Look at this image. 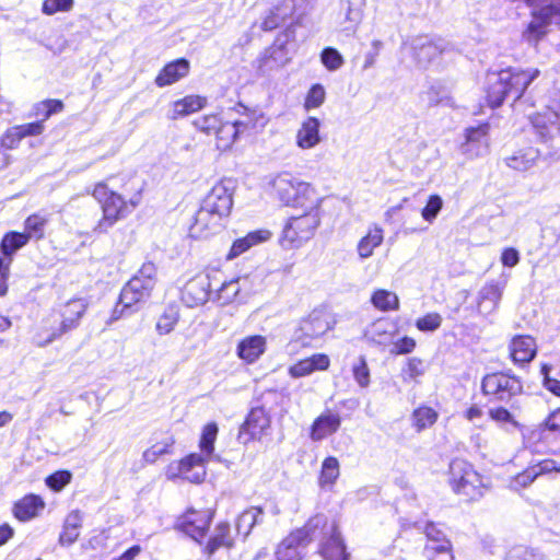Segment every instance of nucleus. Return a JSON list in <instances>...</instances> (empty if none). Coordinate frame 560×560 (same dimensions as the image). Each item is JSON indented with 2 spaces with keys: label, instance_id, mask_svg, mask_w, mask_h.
Returning <instances> with one entry per match:
<instances>
[{
  "label": "nucleus",
  "instance_id": "nucleus-17",
  "mask_svg": "<svg viewBox=\"0 0 560 560\" xmlns=\"http://www.w3.org/2000/svg\"><path fill=\"white\" fill-rule=\"evenodd\" d=\"M210 275H198L189 280L183 291V301L189 306L195 307L205 304L211 291Z\"/></svg>",
  "mask_w": 560,
  "mask_h": 560
},
{
  "label": "nucleus",
  "instance_id": "nucleus-4",
  "mask_svg": "<svg viewBox=\"0 0 560 560\" xmlns=\"http://www.w3.org/2000/svg\"><path fill=\"white\" fill-rule=\"evenodd\" d=\"M322 197L298 207L301 214L288 219L283 231L282 241L291 247H300L311 240L322 221Z\"/></svg>",
  "mask_w": 560,
  "mask_h": 560
},
{
  "label": "nucleus",
  "instance_id": "nucleus-2",
  "mask_svg": "<svg viewBox=\"0 0 560 560\" xmlns=\"http://www.w3.org/2000/svg\"><path fill=\"white\" fill-rule=\"evenodd\" d=\"M91 195L100 203L102 218L93 229L94 233H107L119 220L124 219L140 202V196L136 195L126 200L120 194L113 191L101 182L95 184Z\"/></svg>",
  "mask_w": 560,
  "mask_h": 560
},
{
  "label": "nucleus",
  "instance_id": "nucleus-8",
  "mask_svg": "<svg viewBox=\"0 0 560 560\" xmlns=\"http://www.w3.org/2000/svg\"><path fill=\"white\" fill-rule=\"evenodd\" d=\"M533 8L532 21L523 33V37L529 44H536L546 34L549 24H560V0H548L541 4L529 5Z\"/></svg>",
  "mask_w": 560,
  "mask_h": 560
},
{
  "label": "nucleus",
  "instance_id": "nucleus-25",
  "mask_svg": "<svg viewBox=\"0 0 560 560\" xmlns=\"http://www.w3.org/2000/svg\"><path fill=\"white\" fill-rule=\"evenodd\" d=\"M189 61L180 58L168 62L155 77L154 83L159 88H164L178 82L189 73Z\"/></svg>",
  "mask_w": 560,
  "mask_h": 560
},
{
  "label": "nucleus",
  "instance_id": "nucleus-52",
  "mask_svg": "<svg viewBox=\"0 0 560 560\" xmlns=\"http://www.w3.org/2000/svg\"><path fill=\"white\" fill-rule=\"evenodd\" d=\"M325 97L326 92L324 86L320 84H314L307 92L304 101V108L306 110L318 108L325 102Z\"/></svg>",
  "mask_w": 560,
  "mask_h": 560
},
{
  "label": "nucleus",
  "instance_id": "nucleus-34",
  "mask_svg": "<svg viewBox=\"0 0 560 560\" xmlns=\"http://www.w3.org/2000/svg\"><path fill=\"white\" fill-rule=\"evenodd\" d=\"M320 552L325 560H348L345 544L335 526H330V537L322 546Z\"/></svg>",
  "mask_w": 560,
  "mask_h": 560
},
{
  "label": "nucleus",
  "instance_id": "nucleus-53",
  "mask_svg": "<svg viewBox=\"0 0 560 560\" xmlns=\"http://www.w3.org/2000/svg\"><path fill=\"white\" fill-rule=\"evenodd\" d=\"M320 59L329 71H336L343 65V57L335 48L328 47L322 51Z\"/></svg>",
  "mask_w": 560,
  "mask_h": 560
},
{
  "label": "nucleus",
  "instance_id": "nucleus-26",
  "mask_svg": "<svg viewBox=\"0 0 560 560\" xmlns=\"http://www.w3.org/2000/svg\"><path fill=\"white\" fill-rule=\"evenodd\" d=\"M45 501L36 494H27L13 505V515L21 522H27L37 517L45 509Z\"/></svg>",
  "mask_w": 560,
  "mask_h": 560
},
{
  "label": "nucleus",
  "instance_id": "nucleus-49",
  "mask_svg": "<svg viewBox=\"0 0 560 560\" xmlns=\"http://www.w3.org/2000/svg\"><path fill=\"white\" fill-rule=\"evenodd\" d=\"M48 222V218L42 214L30 215L24 223L25 234L30 238H42L44 236L45 226Z\"/></svg>",
  "mask_w": 560,
  "mask_h": 560
},
{
  "label": "nucleus",
  "instance_id": "nucleus-13",
  "mask_svg": "<svg viewBox=\"0 0 560 560\" xmlns=\"http://www.w3.org/2000/svg\"><path fill=\"white\" fill-rule=\"evenodd\" d=\"M225 218L202 205L194 217V222L189 228L190 236L195 238H206L217 233L223 225Z\"/></svg>",
  "mask_w": 560,
  "mask_h": 560
},
{
  "label": "nucleus",
  "instance_id": "nucleus-48",
  "mask_svg": "<svg viewBox=\"0 0 560 560\" xmlns=\"http://www.w3.org/2000/svg\"><path fill=\"white\" fill-rule=\"evenodd\" d=\"M179 320L175 308H167L156 320L155 330L160 336L171 334Z\"/></svg>",
  "mask_w": 560,
  "mask_h": 560
},
{
  "label": "nucleus",
  "instance_id": "nucleus-64",
  "mask_svg": "<svg viewBox=\"0 0 560 560\" xmlns=\"http://www.w3.org/2000/svg\"><path fill=\"white\" fill-rule=\"evenodd\" d=\"M22 139L23 138L19 129L16 128V126H14L4 132V135L1 137L0 143L2 148L12 150L19 145Z\"/></svg>",
  "mask_w": 560,
  "mask_h": 560
},
{
  "label": "nucleus",
  "instance_id": "nucleus-57",
  "mask_svg": "<svg viewBox=\"0 0 560 560\" xmlns=\"http://www.w3.org/2000/svg\"><path fill=\"white\" fill-rule=\"evenodd\" d=\"M72 475L68 470L56 471L46 478V485L54 491H61L70 481Z\"/></svg>",
  "mask_w": 560,
  "mask_h": 560
},
{
  "label": "nucleus",
  "instance_id": "nucleus-23",
  "mask_svg": "<svg viewBox=\"0 0 560 560\" xmlns=\"http://www.w3.org/2000/svg\"><path fill=\"white\" fill-rule=\"evenodd\" d=\"M266 349V337L261 335H250L238 341L236 354L242 361L247 364H253L265 353Z\"/></svg>",
  "mask_w": 560,
  "mask_h": 560
},
{
  "label": "nucleus",
  "instance_id": "nucleus-44",
  "mask_svg": "<svg viewBox=\"0 0 560 560\" xmlns=\"http://www.w3.org/2000/svg\"><path fill=\"white\" fill-rule=\"evenodd\" d=\"M217 435L218 425L214 422H210L203 427L199 441V455H203L208 460L213 454Z\"/></svg>",
  "mask_w": 560,
  "mask_h": 560
},
{
  "label": "nucleus",
  "instance_id": "nucleus-27",
  "mask_svg": "<svg viewBox=\"0 0 560 560\" xmlns=\"http://www.w3.org/2000/svg\"><path fill=\"white\" fill-rule=\"evenodd\" d=\"M413 57L421 66H425L442 52V47L428 36H418L412 39Z\"/></svg>",
  "mask_w": 560,
  "mask_h": 560
},
{
  "label": "nucleus",
  "instance_id": "nucleus-20",
  "mask_svg": "<svg viewBox=\"0 0 560 560\" xmlns=\"http://www.w3.org/2000/svg\"><path fill=\"white\" fill-rule=\"evenodd\" d=\"M269 428L270 417L268 412L262 407H256L250 410L246 421L242 425L241 435H248L245 442L249 440H260L268 433Z\"/></svg>",
  "mask_w": 560,
  "mask_h": 560
},
{
  "label": "nucleus",
  "instance_id": "nucleus-12",
  "mask_svg": "<svg viewBox=\"0 0 560 560\" xmlns=\"http://www.w3.org/2000/svg\"><path fill=\"white\" fill-rule=\"evenodd\" d=\"M489 129L487 122L465 129V141L460 144V151L469 159H477L489 151Z\"/></svg>",
  "mask_w": 560,
  "mask_h": 560
},
{
  "label": "nucleus",
  "instance_id": "nucleus-59",
  "mask_svg": "<svg viewBox=\"0 0 560 560\" xmlns=\"http://www.w3.org/2000/svg\"><path fill=\"white\" fill-rule=\"evenodd\" d=\"M427 550L432 553L430 560H454L448 540H443L441 545L427 546Z\"/></svg>",
  "mask_w": 560,
  "mask_h": 560
},
{
  "label": "nucleus",
  "instance_id": "nucleus-50",
  "mask_svg": "<svg viewBox=\"0 0 560 560\" xmlns=\"http://www.w3.org/2000/svg\"><path fill=\"white\" fill-rule=\"evenodd\" d=\"M425 373V368L423 361L419 358L412 357L409 358L407 364L401 370V378L402 381L410 382L417 381L420 376Z\"/></svg>",
  "mask_w": 560,
  "mask_h": 560
},
{
  "label": "nucleus",
  "instance_id": "nucleus-46",
  "mask_svg": "<svg viewBox=\"0 0 560 560\" xmlns=\"http://www.w3.org/2000/svg\"><path fill=\"white\" fill-rule=\"evenodd\" d=\"M438 417V412L433 408L421 406L412 413L413 425L418 431H421L433 425L436 422Z\"/></svg>",
  "mask_w": 560,
  "mask_h": 560
},
{
  "label": "nucleus",
  "instance_id": "nucleus-21",
  "mask_svg": "<svg viewBox=\"0 0 560 560\" xmlns=\"http://www.w3.org/2000/svg\"><path fill=\"white\" fill-rule=\"evenodd\" d=\"M57 316L58 313L56 310H52L51 313L42 320V325L34 336L36 346L46 347L70 331L68 328H62V320L57 319Z\"/></svg>",
  "mask_w": 560,
  "mask_h": 560
},
{
  "label": "nucleus",
  "instance_id": "nucleus-14",
  "mask_svg": "<svg viewBox=\"0 0 560 560\" xmlns=\"http://www.w3.org/2000/svg\"><path fill=\"white\" fill-rule=\"evenodd\" d=\"M520 390V382L503 373L488 374L482 380L483 394L495 396L500 400L508 399Z\"/></svg>",
  "mask_w": 560,
  "mask_h": 560
},
{
  "label": "nucleus",
  "instance_id": "nucleus-43",
  "mask_svg": "<svg viewBox=\"0 0 560 560\" xmlns=\"http://www.w3.org/2000/svg\"><path fill=\"white\" fill-rule=\"evenodd\" d=\"M262 515V510L257 506H252L245 510L237 518L236 529L240 534L246 537L259 521Z\"/></svg>",
  "mask_w": 560,
  "mask_h": 560
},
{
  "label": "nucleus",
  "instance_id": "nucleus-40",
  "mask_svg": "<svg viewBox=\"0 0 560 560\" xmlns=\"http://www.w3.org/2000/svg\"><path fill=\"white\" fill-rule=\"evenodd\" d=\"M240 287L241 300L246 302L249 296L258 293L262 289V278L258 272L244 275L235 278Z\"/></svg>",
  "mask_w": 560,
  "mask_h": 560
},
{
  "label": "nucleus",
  "instance_id": "nucleus-30",
  "mask_svg": "<svg viewBox=\"0 0 560 560\" xmlns=\"http://www.w3.org/2000/svg\"><path fill=\"white\" fill-rule=\"evenodd\" d=\"M384 241V230L380 225L369 228L366 234L362 236L357 244V253L361 259L370 258L375 248L380 247Z\"/></svg>",
  "mask_w": 560,
  "mask_h": 560
},
{
  "label": "nucleus",
  "instance_id": "nucleus-51",
  "mask_svg": "<svg viewBox=\"0 0 560 560\" xmlns=\"http://www.w3.org/2000/svg\"><path fill=\"white\" fill-rule=\"evenodd\" d=\"M352 374L355 382L361 388H366L370 385V369L363 355H361L358 359V361L352 365Z\"/></svg>",
  "mask_w": 560,
  "mask_h": 560
},
{
  "label": "nucleus",
  "instance_id": "nucleus-7",
  "mask_svg": "<svg viewBox=\"0 0 560 560\" xmlns=\"http://www.w3.org/2000/svg\"><path fill=\"white\" fill-rule=\"evenodd\" d=\"M156 282V267L152 262L142 265L122 288L119 295V304L125 308H131L138 303L144 302L150 295Z\"/></svg>",
  "mask_w": 560,
  "mask_h": 560
},
{
  "label": "nucleus",
  "instance_id": "nucleus-39",
  "mask_svg": "<svg viewBox=\"0 0 560 560\" xmlns=\"http://www.w3.org/2000/svg\"><path fill=\"white\" fill-rule=\"evenodd\" d=\"M81 522L82 516L79 511H72L67 516L63 529L59 536V542L61 545H71L78 539Z\"/></svg>",
  "mask_w": 560,
  "mask_h": 560
},
{
  "label": "nucleus",
  "instance_id": "nucleus-33",
  "mask_svg": "<svg viewBox=\"0 0 560 560\" xmlns=\"http://www.w3.org/2000/svg\"><path fill=\"white\" fill-rule=\"evenodd\" d=\"M175 444L173 434H166L161 440H156L150 447L143 451L142 462L147 465L155 464L162 456L171 455Z\"/></svg>",
  "mask_w": 560,
  "mask_h": 560
},
{
  "label": "nucleus",
  "instance_id": "nucleus-31",
  "mask_svg": "<svg viewBox=\"0 0 560 560\" xmlns=\"http://www.w3.org/2000/svg\"><path fill=\"white\" fill-rule=\"evenodd\" d=\"M537 352V346L530 336L515 337L511 342V355L515 362L528 363Z\"/></svg>",
  "mask_w": 560,
  "mask_h": 560
},
{
  "label": "nucleus",
  "instance_id": "nucleus-63",
  "mask_svg": "<svg viewBox=\"0 0 560 560\" xmlns=\"http://www.w3.org/2000/svg\"><path fill=\"white\" fill-rule=\"evenodd\" d=\"M63 104L59 100H47L36 105L37 114H44V120L48 119L52 114L61 112Z\"/></svg>",
  "mask_w": 560,
  "mask_h": 560
},
{
  "label": "nucleus",
  "instance_id": "nucleus-19",
  "mask_svg": "<svg viewBox=\"0 0 560 560\" xmlns=\"http://www.w3.org/2000/svg\"><path fill=\"white\" fill-rule=\"evenodd\" d=\"M212 512L210 510H188L179 521V527L191 538L198 540L209 528Z\"/></svg>",
  "mask_w": 560,
  "mask_h": 560
},
{
  "label": "nucleus",
  "instance_id": "nucleus-32",
  "mask_svg": "<svg viewBox=\"0 0 560 560\" xmlns=\"http://www.w3.org/2000/svg\"><path fill=\"white\" fill-rule=\"evenodd\" d=\"M287 49L282 46H272L265 51L259 60V70L264 73L284 67L290 61Z\"/></svg>",
  "mask_w": 560,
  "mask_h": 560
},
{
  "label": "nucleus",
  "instance_id": "nucleus-37",
  "mask_svg": "<svg viewBox=\"0 0 560 560\" xmlns=\"http://www.w3.org/2000/svg\"><path fill=\"white\" fill-rule=\"evenodd\" d=\"M340 476L339 460L334 456L326 457L322 463L318 477L320 488H331Z\"/></svg>",
  "mask_w": 560,
  "mask_h": 560
},
{
  "label": "nucleus",
  "instance_id": "nucleus-56",
  "mask_svg": "<svg viewBox=\"0 0 560 560\" xmlns=\"http://www.w3.org/2000/svg\"><path fill=\"white\" fill-rule=\"evenodd\" d=\"M442 324V316L439 313H428L416 322V327L420 331H435Z\"/></svg>",
  "mask_w": 560,
  "mask_h": 560
},
{
  "label": "nucleus",
  "instance_id": "nucleus-9",
  "mask_svg": "<svg viewBox=\"0 0 560 560\" xmlns=\"http://www.w3.org/2000/svg\"><path fill=\"white\" fill-rule=\"evenodd\" d=\"M244 124L245 122L231 124V121H223L218 114L203 115L194 120V126L199 131L215 137L217 148L221 151H225L233 145L237 139V126Z\"/></svg>",
  "mask_w": 560,
  "mask_h": 560
},
{
  "label": "nucleus",
  "instance_id": "nucleus-36",
  "mask_svg": "<svg viewBox=\"0 0 560 560\" xmlns=\"http://www.w3.org/2000/svg\"><path fill=\"white\" fill-rule=\"evenodd\" d=\"M539 155L540 154L537 149L529 147L520 150L515 152L512 156L508 158L506 164L509 167L515 171L525 172L536 164L537 160L539 159Z\"/></svg>",
  "mask_w": 560,
  "mask_h": 560
},
{
  "label": "nucleus",
  "instance_id": "nucleus-5",
  "mask_svg": "<svg viewBox=\"0 0 560 560\" xmlns=\"http://www.w3.org/2000/svg\"><path fill=\"white\" fill-rule=\"evenodd\" d=\"M450 485L455 493L467 500H477L483 495L486 481L474 466L460 458L450 465Z\"/></svg>",
  "mask_w": 560,
  "mask_h": 560
},
{
  "label": "nucleus",
  "instance_id": "nucleus-6",
  "mask_svg": "<svg viewBox=\"0 0 560 560\" xmlns=\"http://www.w3.org/2000/svg\"><path fill=\"white\" fill-rule=\"evenodd\" d=\"M326 525V516L312 517L303 528L292 532L280 542L276 550L277 560H301L303 549L315 537L316 529Z\"/></svg>",
  "mask_w": 560,
  "mask_h": 560
},
{
  "label": "nucleus",
  "instance_id": "nucleus-41",
  "mask_svg": "<svg viewBox=\"0 0 560 560\" xmlns=\"http://www.w3.org/2000/svg\"><path fill=\"white\" fill-rule=\"evenodd\" d=\"M215 300L222 305H228L235 301L243 302L236 280L231 279L222 282L219 289L215 290Z\"/></svg>",
  "mask_w": 560,
  "mask_h": 560
},
{
  "label": "nucleus",
  "instance_id": "nucleus-38",
  "mask_svg": "<svg viewBox=\"0 0 560 560\" xmlns=\"http://www.w3.org/2000/svg\"><path fill=\"white\" fill-rule=\"evenodd\" d=\"M371 303L381 312L397 311L399 308L398 295L385 289L375 290L371 295Z\"/></svg>",
  "mask_w": 560,
  "mask_h": 560
},
{
  "label": "nucleus",
  "instance_id": "nucleus-58",
  "mask_svg": "<svg viewBox=\"0 0 560 560\" xmlns=\"http://www.w3.org/2000/svg\"><path fill=\"white\" fill-rule=\"evenodd\" d=\"M443 206L442 198L438 195L430 196L427 206L423 208L421 215L422 218L428 221L432 222L439 212L441 211Z\"/></svg>",
  "mask_w": 560,
  "mask_h": 560
},
{
  "label": "nucleus",
  "instance_id": "nucleus-35",
  "mask_svg": "<svg viewBox=\"0 0 560 560\" xmlns=\"http://www.w3.org/2000/svg\"><path fill=\"white\" fill-rule=\"evenodd\" d=\"M504 285L487 283L479 292L478 307L481 312L492 313L499 305Z\"/></svg>",
  "mask_w": 560,
  "mask_h": 560
},
{
  "label": "nucleus",
  "instance_id": "nucleus-18",
  "mask_svg": "<svg viewBox=\"0 0 560 560\" xmlns=\"http://www.w3.org/2000/svg\"><path fill=\"white\" fill-rule=\"evenodd\" d=\"M320 126L322 122L316 117L308 116L303 119L295 132V145L303 151L316 148L323 140Z\"/></svg>",
  "mask_w": 560,
  "mask_h": 560
},
{
  "label": "nucleus",
  "instance_id": "nucleus-60",
  "mask_svg": "<svg viewBox=\"0 0 560 560\" xmlns=\"http://www.w3.org/2000/svg\"><path fill=\"white\" fill-rule=\"evenodd\" d=\"M529 466L535 472L536 478L551 472H560V465L549 458L532 463Z\"/></svg>",
  "mask_w": 560,
  "mask_h": 560
},
{
  "label": "nucleus",
  "instance_id": "nucleus-29",
  "mask_svg": "<svg viewBox=\"0 0 560 560\" xmlns=\"http://www.w3.org/2000/svg\"><path fill=\"white\" fill-rule=\"evenodd\" d=\"M271 237V232L268 230H257L249 232L246 236L241 237L231 246L228 254V259H234L248 250L250 247L261 244Z\"/></svg>",
  "mask_w": 560,
  "mask_h": 560
},
{
  "label": "nucleus",
  "instance_id": "nucleus-61",
  "mask_svg": "<svg viewBox=\"0 0 560 560\" xmlns=\"http://www.w3.org/2000/svg\"><path fill=\"white\" fill-rule=\"evenodd\" d=\"M311 373L316 371H326L330 365V359L327 354L315 353L308 358H305Z\"/></svg>",
  "mask_w": 560,
  "mask_h": 560
},
{
  "label": "nucleus",
  "instance_id": "nucleus-42",
  "mask_svg": "<svg viewBox=\"0 0 560 560\" xmlns=\"http://www.w3.org/2000/svg\"><path fill=\"white\" fill-rule=\"evenodd\" d=\"M233 539L230 535V526L226 523H221L217 526L213 536L208 542L206 550L208 556H211L219 547H231Z\"/></svg>",
  "mask_w": 560,
  "mask_h": 560
},
{
  "label": "nucleus",
  "instance_id": "nucleus-16",
  "mask_svg": "<svg viewBox=\"0 0 560 560\" xmlns=\"http://www.w3.org/2000/svg\"><path fill=\"white\" fill-rule=\"evenodd\" d=\"M532 124L542 140L560 136V103L532 117Z\"/></svg>",
  "mask_w": 560,
  "mask_h": 560
},
{
  "label": "nucleus",
  "instance_id": "nucleus-45",
  "mask_svg": "<svg viewBox=\"0 0 560 560\" xmlns=\"http://www.w3.org/2000/svg\"><path fill=\"white\" fill-rule=\"evenodd\" d=\"M27 242L28 236L25 233L10 232L2 238L1 250L4 256H11L26 245Z\"/></svg>",
  "mask_w": 560,
  "mask_h": 560
},
{
  "label": "nucleus",
  "instance_id": "nucleus-22",
  "mask_svg": "<svg viewBox=\"0 0 560 560\" xmlns=\"http://www.w3.org/2000/svg\"><path fill=\"white\" fill-rule=\"evenodd\" d=\"M88 306L89 303L85 299L77 298L69 300L55 308L58 313L57 319L62 320V328H68L69 330L75 329L79 326Z\"/></svg>",
  "mask_w": 560,
  "mask_h": 560
},
{
  "label": "nucleus",
  "instance_id": "nucleus-15",
  "mask_svg": "<svg viewBox=\"0 0 560 560\" xmlns=\"http://www.w3.org/2000/svg\"><path fill=\"white\" fill-rule=\"evenodd\" d=\"M334 322L331 316L325 310H313L300 323V338L304 339H317L324 336L326 332L331 330Z\"/></svg>",
  "mask_w": 560,
  "mask_h": 560
},
{
  "label": "nucleus",
  "instance_id": "nucleus-28",
  "mask_svg": "<svg viewBox=\"0 0 560 560\" xmlns=\"http://www.w3.org/2000/svg\"><path fill=\"white\" fill-rule=\"evenodd\" d=\"M207 105V97L201 95H187L173 102L170 112L172 119H178L201 110Z\"/></svg>",
  "mask_w": 560,
  "mask_h": 560
},
{
  "label": "nucleus",
  "instance_id": "nucleus-1",
  "mask_svg": "<svg viewBox=\"0 0 560 560\" xmlns=\"http://www.w3.org/2000/svg\"><path fill=\"white\" fill-rule=\"evenodd\" d=\"M539 74L538 69H504L486 78V101L491 108L499 107L506 96L518 100L530 82Z\"/></svg>",
  "mask_w": 560,
  "mask_h": 560
},
{
  "label": "nucleus",
  "instance_id": "nucleus-11",
  "mask_svg": "<svg viewBox=\"0 0 560 560\" xmlns=\"http://www.w3.org/2000/svg\"><path fill=\"white\" fill-rule=\"evenodd\" d=\"M235 184L232 179L218 182L202 200V205L228 218L233 207Z\"/></svg>",
  "mask_w": 560,
  "mask_h": 560
},
{
  "label": "nucleus",
  "instance_id": "nucleus-10",
  "mask_svg": "<svg viewBox=\"0 0 560 560\" xmlns=\"http://www.w3.org/2000/svg\"><path fill=\"white\" fill-rule=\"evenodd\" d=\"M208 459L203 455L191 453L179 460L171 462L164 469L167 480H186L191 483H200L205 480Z\"/></svg>",
  "mask_w": 560,
  "mask_h": 560
},
{
  "label": "nucleus",
  "instance_id": "nucleus-24",
  "mask_svg": "<svg viewBox=\"0 0 560 560\" xmlns=\"http://www.w3.org/2000/svg\"><path fill=\"white\" fill-rule=\"evenodd\" d=\"M340 423L341 419L338 413L332 411L323 412L314 420L310 438L315 442L322 441L337 432Z\"/></svg>",
  "mask_w": 560,
  "mask_h": 560
},
{
  "label": "nucleus",
  "instance_id": "nucleus-47",
  "mask_svg": "<svg viewBox=\"0 0 560 560\" xmlns=\"http://www.w3.org/2000/svg\"><path fill=\"white\" fill-rule=\"evenodd\" d=\"M365 337L375 345L386 346L392 341L393 334L389 331L386 323L376 322L372 325L370 330L366 331Z\"/></svg>",
  "mask_w": 560,
  "mask_h": 560
},
{
  "label": "nucleus",
  "instance_id": "nucleus-62",
  "mask_svg": "<svg viewBox=\"0 0 560 560\" xmlns=\"http://www.w3.org/2000/svg\"><path fill=\"white\" fill-rule=\"evenodd\" d=\"M489 417L491 420L497 423L503 424H512L514 427L517 425V422L514 420V417L511 415L509 410L503 407H497L489 409Z\"/></svg>",
  "mask_w": 560,
  "mask_h": 560
},
{
  "label": "nucleus",
  "instance_id": "nucleus-55",
  "mask_svg": "<svg viewBox=\"0 0 560 560\" xmlns=\"http://www.w3.org/2000/svg\"><path fill=\"white\" fill-rule=\"evenodd\" d=\"M74 0H45L42 12L46 15H54L58 12H68L73 8Z\"/></svg>",
  "mask_w": 560,
  "mask_h": 560
},
{
  "label": "nucleus",
  "instance_id": "nucleus-3",
  "mask_svg": "<svg viewBox=\"0 0 560 560\" xmlns=\"http://www.w3.org/2000/svg\"><path fill=\"white\" fill-rule=\"evenodd\" d=\"M268 185L271 196L285 207L295 209L308 201L320 198L312 184L300 179L288 171L272 175Z\"/></svg>",
  "mask_w": 560,
  "mask_h": 560
},
{
  "label": "nucleus",
  "instance_id": "nucleus-54",
  "mask_svg": "<svg viewBox=\"0 0 560 560\" xmlns=\"http://www.w3.org/2000/svg\"><path fill=\"white\" fill-rule=\"evenodd\" d=\"M536 479L535 472L528 466L511 479L509 487L514 491H521L530 486Z\"/></svg>",
  "mask_w": 560,
  "mask_h": 560
}]
</instances>
